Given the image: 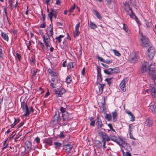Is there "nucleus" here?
Listing matches in <instances>:
<instances>
[{
    "label": "nucleus",
    "instance_id": "54",
    "mask_svg": "<svg viewBox=\"0 0 156 156\" xmlns=\"http://www.w3.org/2000/svg\"><path fill=\"white\" fill-rule=\"evenodd\" d=\"M98 143H97L99 147V148H100L102 146V143L101 141L99 140L97 141Z\"/></svg>",
    "mask_w": 156,
    "mask_h": 156
},
{
    "label": "nucleus",
    "instance_id": "36",
    "mask_svg": "<svg viewBox=\"0 0 156 156\" xmlns=\"http://www.w3.org/2000/svg\"><path fill=\"white\" fill-rule=\"evenodd\" d=\"M14 119H15L14 123L12 124L10 126L11 128H13L15 125L18 123L20 121V120L18 119H16L15 118H14Z\"/></svg>",
    "mask_w": 156,
    "mask_h": 156
},
{
    "label": "nucleus",
    "instance_id": "49",
    "mask_svg": "<svg viewBox=\"0 0 156 156\" xmlns=\"http://www.w3.org/2000/svg\"><path fill=\"white\" fill-rule=\"evenodd\" d=\"M123 29L127 33L128 32V28L126 26V25L124 23L123 24Z\"/></svg>",
    "mask_w": 156,
    "mask_h": 156
},
{
    "label": "nucleus",
    "instance_id": "25",
    "mask_svg": "<svg viewBox=\"0 0 156 156\" xmlns=\"http://www.w3.org/2000/svg\"><path fill=\"white\" fill-rule=\"evenodd\" d=\"M44 142L48 145H51L52 144V138H48L46 139Z\"/></svg>",
    "mask_w": 156,
    "mask_h": 156
},
{
    "label": "nucleus",
    "instance_id": "55",
    "mask_svg": "<svg viewBox=\"0 0 156 156\" xmlns=\"http://www.w3.org/2000/svg\"><path fill=\"white\" fill-rule=\"evenodd\" d=\"M34 141H35L37 143H39L40 142V139L38 137H37L35 139Z\"/></svg>",
    "mask_w": 156,
    "mask_h": 156
},
{
    "label": "nucleus",
    "instance_id": "38",
    "mask_svg": "<svg viewBox=\"0 0 156 156\" xmlns=\"http://www.w3.org/2000/svg\"><path fill=\"white\" fill-rule=\"evenodd\" d=\"M90 26L92 29H94L97 27V25L92 22H90Z\"/></svg>",
    "mask_w": 156,
    "mask_h": 156
},
{
    "label": "nucleus",
    "instance_id": "52",
    "mask_svg": "<svg viewBox=\"0 0 156 156\" xmlns=\"http://www.w3.org/2000/svg\"><path fill=\"white\" fill-rule=\"evenodd\" d=\"M60 110L61 112L62 113H64L66 111V108H65L62 107H61L60 108Z\"/></svg>",
    "mask_w": 156,
    "mask_h": 156
},
{
    "label": "nucleus",
    "instance_id": "53",
    "mask_svg": "<svg viewBox=\"0 0 156 156\" xmlns=\"http://www.w3.org/2000/svg\"><path fill=\"white\" fill-rule=\"evenodd\" d=\"M95 120L90 121V126H95Z\"/></svg>",
    "mask_w": 156,
    "mask_h": 156
},
{
    "label": "nucleus",
    "instance_id": "37",
    "mask_svg": "<svg viewBox=\"0 0 156 156\" xmlns=\"http://www.w3.org/2000/svg\"><path fill=\"white\" fill-rule=\"evenodd\" d=\"M105 118L108 121H110L112 120V117L110 114L106 113L105 115Z\"/></svg>",
    "mask_w": 156,
    "mask_h": 156
},
{
    "label": "nucleus",
    "instance_id": "4",
    "mask_svg": "<svg viewBox=\"0 0 156 156\" xmlns=\"http://www.w3.org/2000/svg\"><path fill=\"white\" fill-rule=\"evenodd\" d=\"M54 94L57 98L61 97L62 95L65 93L66 90L63 87L58 88L55 89Z\"/></svg>",
    "mask_w": 156,
    "mask_h": 156
},
{
    "label": "nucleus",
    "instance_id": "30",
    "mask_svg": "<svg viewBox=\"0 0 156 156\" xmlns=\"http://www.w3.org/2000/svg\"><path fill=\"white\" fill-rule=\"evenodd\" d=\"M64 37V35H61L56 37L55 39L56 40V42L58 43H61V38Z\"/></svg>",
    "mask_w": 156,
    "mask_h": 156
},
{
    "label": "nucleus",
    "instance_id": "14",
    "mask_svg": "<svg viewBox=\"0 0 156 156\" xmlns=\"http://www.w3.org/2000/svg\"><path fill=\"white\" fill-rule=\"evenodd\" d=\"M73 146L72 145L69 144L64 145L63 149L65 150L67 153H69Z\"/></svg>",
    "mask_w": 156,
    "mask_h": 156
},
{
    "label": "nucleus",
    "instance_id": "2",
    "mask_svg": "<svg viewBox=\"0 0 156 156\" xmlns=\"http://www.w3.org/2000/svg\"><path fill=\"white\" fill-rule=\"evenodd\" d=\"M141 38L140 41L141 42V45L143 48H146L150 45V41L149 39L145 36L143 35V33L140 34Z\"/></svg>",
    "mask_w": 156,
    "mask_h": 156
},
{
    "label": "nucleus",
    "instance_id": "6",
    "mask_svg": "<svg viewBox=\"0 0 156 156\" xmlns=\"http://www.w3.org/2000/svg\"><path fill=\"white\" fill-rule=\"evenodd\" d=\"M99 136L102 138V141H107L108 142L110 140V138L105 133L100 131L98 133Z\"/></svg>",
    "mask_w": 156,
    "mask_h": 156
},
{
    "label": "nucleus",
    "instance_id": "21",
    "mask_svg": "<svg viewBox=\"0 0 156 156\" xmlns=\"http://www.w3.org/2000/svg\"><path fill=\"white\" fill-rule=\"evenodd\" d=\"M50 29V30L49 31V33H50V34L49 35H48L49 36H50L51 37H53V25L52 24H51L50 25L49 27H48L47 28V30L48 29Z\"/></svg>",
    "mask_w": 156,
    "mask_h": 156
},
{
    "label": "nucleus",
    "instance_id": "13",
    "mask_svg": "<svg viewBox=\"0 0 156 156\" xmlns=\"http://www.w3.org/2000/svg\"><path fill=\"white\" fill-rule=\"evenodd\" d=\"M96 119V124H97L98 127V128H101L103 126V124L101 119L100 118V117L98 116L97 117Z\"/></svg>",
    "mask_w": 156,
    "mask_h": 156
},
{
    "label": "nucleus",
    "instance_id": "16",
    "mask_svg": "<svg viewBox=\"0 0 156 156\" xmlns=\"http://www.w3.org/2000/svg\"><path fill=\"white\" fill-rule=\"evenodd\" d=\"M32 147L31 142L29 140L26 141L25 143V147H27L28 150H30Z\"/></svg>",
    "mask_w": 156,
    "mask_h": 156
},
{
    "label": "nucleus",
    "instance_id": "24",
    "mask_svg": "<svg viewBox=\"0 0 156 156\" xmlns=\"http://www.w3.org/2000/svg\"><path fill=\"white\" fill-rule=\"evenodd\" d=\"M150 110L153 113H156V105H154L150 106L149 107Z\"/></svg>",
    "mask_w": 156,
    "mask_h": 156
},
{
    "label": "nucleus",
    "instance_id": "63",
    "mask_svg": "<svg viewBox=\"0 0 156 156\" xmlns=\"http://www.w3.org/2000/svg\"><path fill=\"white\" fill-rule=\"evenodd\" d=\"M45 26H46L44 22L41 24V25L40 26V27L44 28L45 27Z\"/></svg>",
    "mask_w": 156,
    "mask_h": 156
},
{
    "label": "nucleus",
    "instance_id": "33",
    "mask_svg": "<svg viewBox=\"0 0 156 156\" xmlns=\"http://www.w3.org/2000/svg\"><path fill=\"white\" fill-rule=\"evenodd\" d=\"M147 125L150 127L152 126L153 124L152 120L150 119L147 118L146 120Z\"/></svg>",
    "mask_w": 156,
    "mask_h": 156
},
{
    "label": "nucleus",
    "instance_id": "32",
    "mask_svg": "<svg viewBox=\"0 0 156 156\" xmlns=\"http://www.w3.org/2000/svg\"><path fill=\"white\" fill-rule=\"evenodd\" d=\"M26 148L24 146H22L20 147L19 151L22 154H24L26 153Z\"/></svg>",
    "mask_w": 156,
    "mask_h": 156
},
{
    "label": "nucleus",
    "instance_id": "44",
    "mask_svg": "<svg viewBox=\"0 0 156 156\" xmlns=\"http://www.w3.org/2000/svg\"><path fill=\"white\" fill-rule=\"evenodd\" d=\"M52 14L51 12H49L48 14V17L50 19V21L51 22V24H52Z\"/></svg>",
    "mask_w": 156,
    "mask_h": 156
},
{
    "label": "nucleus",
    "instance_id": "28",
    "mask_svg": "<svg viewBox=\"0 0 156 156\" xmlns=\"http://www.w3.org/2000/svg\"><path fill=\"white\" fill-rule=\"evenodd\" d=\"M72 81V77L71 75H69L66 78V82L67 84L70 83Z\"/></svg>",
    "mask_w": 156,
    "mask_h": 156
},
{
    "label": "nucleus",
    "instance_id": "10",
    "mask_svg": "<svg viewBox=\"0 0 156 156\" xmlns=\"http://www.w3.org/2000/svg\"><path fill=\"white\" fill-rule=\"evenodd\" d=\"M97 79L98 81L101 83L102 82V78L101 77V68L98 66L97 65Z\"/></svg>",
    "mask_w": 156,
    "mask_h": 156
},
{
    "label": "nucleus",
    "instance_id": "27",
    "mask_svg": "<svg viewBox=\"0 0 156 156\" xmlns=\"http://www.w3.org/2000/svg\"><path fill=\"white\" fill-rule=\"evenodd\" d=\"M93 11L95 13V15L98 19L101 20L102 19V17L101 15L97 10L95 9H93Z\"/></svg>",
    "mask_w": 156,
    "mask_h": 156
},
{
    "label": "nucleus",
    "instance_id": "47",
    "mask_svg": "<svg viewBox=\"0 0 156 156\" xmlns=\"http://www.w3.org/2000/svg\"><path fill=\"white\" fill-rule=\"evenodd\" d=\"M132 124H129V134H131V132L133 131V128L131 127Z\"/></svg>",
    "mask_w": 156,
    "mask_h": 156
},
{
    "label": "nucleus",
    "instance_id": "39",
    "mask_svg": "<svg viewBox=\"0 0 156 156\" xmlns=\"http://www.w3.org/2000/svg\"><path fill=\"white\" fill-rule=\"evenodd\" d=\"M73 62H69V63L67 65V68L68 69H71L72 68H73Z\"/></svg>",
    "mask_w": 156,
    "mask_h": 156
},
{
    "label": "nucleus",
    "instance_id": "19",
    "mask_svg": "<svg viewBox=\"0 0 156 156\" xmlns=\"http://www.w3.org/2000/svg\"><path fill=\"white\" fill-rule=\"evenodd\" d=\"M151 94L153 98H156V87H154L151 89Z\"/></svg>",
    "mask_w": 156,
    "mask_h": 156
},
{
    "label": "nucleus",
    "instance_id": "48",
    "mask_svg": "<svg viewBox=\"0 0 156 156\" xmlns=\"http://www.w3.org/2000/svg\"><path fill=\"white\" fill-rule=\"evenodd\" d=\"M31 59L30 60L31 62H32L33 63L35 64L34 62L35 61V58L34 56V55H32L31 57Z\"/></svg>",
    "mask_w": 156,
    "mask_h": 156
},
{
    "label": "nucleus",
    "instance_id": "23",
    "mask_svg": "<svg viewBox=\"0 0 156 156\" xmlns=\"http://www.w3.org/2000/svg\"><path fill=\"white\" fill-rule=\"evenodd\" d=\"M104 72L107 75H110L113 74V70L112 68H109L108 69H105Z\"/></svg>",
    "mask_w": 156,
    "mask_h": 156
},
{
    "label": "nucleus",
    "instance_id": "8",
    "mask_svg": "<svg viewBox=\"0 0 156 156\" xmlns=\"http://www.w3.org/2000/svg\"><path fill=\"white\" fill-rule=\"evenodd\" d=\"M129 61L131 63H136L140 61L139 56L136 54H135L134 55L130 58Z\"/></svg>",
    "mask_w": 156,
    "mask_h": 156
},
{
    "label": "nucleus",
    "instance_id": "58",
    "mask_svg": "<svg viewBox=\"0 0 156 156\" xmlns=\"http://www.w3.org/2000/svg\"><path fill=\"white\" fill-rule=\"evenodd\" d=\"M16 55L17 58L20 61V59L21 58V55L20 54L18 53H16Z\"/></svg>",
    "mask_w": 156,
    "mask_h": 156
},
{
    "label": "nucleus",
    "instance_id": "51",
    "mask_svg": "<svg viewBox=\"0 0 156 156\" xmlns=\"http://www.w3.org/2000/svg\"><path fill=\"white\" fill-rule=\"evenodd\" d=\"M97 58L101 62H104L105 61V59H104L98 56H97Z\"/></svg>",
    "mask_w": 156,
    "mask_h": 156
},
{
    "label": "nucleus",
    "instance_id": "1",
    "mask_svg": "<svg viewBox=\"0 0 156 156\" xmlns=\"http://www.w3.org/2000/svg\"><path fill=\"white\" fill-rule=\"evenodd\" d=\"M154 63L150 64L147 62H142L140 72L144 73L148 72L151 78L156 83V69L154 68Z\"/></svg>",
    "mask_w": 156,
    "mask_h": 156
},
{
    "label": "nucleus",
    "instance_id": "64",
    "mask_svg": "<svg viewBox=\"0 0 156 156\" xmlns=\"http://www.w3.org/2000/svg\"><path fill=\"white\" fill-rule=\"evenodd\" d=\"M37 70H34L33 71V73L32 74V76L34 77L36 75L37 73Z\"/></svg>",
    "mask_w": 156,
    "mask_h": 156
},
{
    "label": "nucleus",
    "instance_id": "57",
    "mask_svg": "<svg viewBox=\"0 0 156 156\" xmlns=\"http://www.w3.org/2000/svg\"><path fill=\"white\" fill-rule=\"evenodd\" d=\"M80 26V23H78L76 25L75 28V30H79V28Z\"/></svg>",
    "mask_w": 156,
    "mask_h": 156
},
{
    "label": "nucleus",
    "instance_id": "26",
    "mask_svg": "<svg viewBox=\"0 0 156 156\" xmlns=\"http://www.w3.org/2000/svg\"><path fill=\"white\" fill-rule=\"evenodd\" d=\"M112 114L113 119V121L115 122L116 121L117 119V114L116 111L115 110L114 112H112Z\"/></svg>",
    "mask_w": 156,
    "mask_h": 156
},
{
    "label": "nucleus",
    "instance_id": "35",
    "mask_svg": "<svg viewBox=\"0 0 156 156\" xmlns=\"http://www.w3.org/2000/svg\"><path fill=\"white\" fill-rule=\"evenodd\" d=\"M5 25V18L3 17L2 18H0V27H2Z\"/></svg>",
    "mask_w": 156,
    "mask_h": 156
},
{
    "label": "nucleus",
    "instance_id": "42",
    "mask_svg": "<svg viewBox=\"0 0 156 156\" xmlns=\"http://www.w3.org/2000/svg\"><path fill=\"white\" fill-rule=\"evenodd\" d=\"M113 51L114 52L115 54L118 56H120L121 55V54H120L119 52L115 49H114L113 50Z\"/></svg>",
    "mask_w": 156,
    "mask_h": 156
},
{
    "label": "nucleus",
    "instance_id": "41",
    "mask_svg": "<svg viewBox=\"0 0 156 156\" xmlns=\"http://www.w3.org/2000/svg\"><path fill=\"white\" fill-rule=\"evenodd\" d=\"M145 24L147 27H150V25L151 24V23L150 22H148V20H145Z\"/></svg>",
    "mask_w": 156,
    "mask_h": 156
},
{
    "label": "nucleus",
    "instance_id": "50",
    "mask_svg": "<svg viewBox=\"0 0 156 156\" xmlns=\"http://www.w3.org/2000/svg\"><path fill=\"white\" fill-rule=\"evenodd\" d=\"M59 137L60 138L62 139L65 137V136L63 134V132H61L60 133L59 135Z\"/></svg>",
    "mask_w": 156,
    "mask_h": 156
},
{
    "label": "nucleus",
    "instance_id": "18",
    "mask_svg": "<svg viewBox=\"0 0 156 156\" xmlns=\"http://www.w3.org/2000/svg\"><path fill=\"white\" fill-rule=\"evenodd\" d=\"M28 105L27 101L23 100L22 102L21 101V108L22 109L24 112H25V108Z\"/></svg>",
    "mask_w": 156,
    "mask_h": 156
},
{
    "label": "nucleus",
    "instance_id": "60",
    "mask_svg": "<svg viewBox=\"0 0 156 156\" xmlns=\"http://www.w3.org/2000/svg\"><path fill=\"white\" fill-rule=\"evenodd\" d=\"M30 114L31 112L32 113H33L34 111V109L33 107L31 106L30 107Z\"/></svg>",
    "mask_w": 156,
    "mask_h": 156
},
{
    "label": "nucleus",
    "instance_id": "7",
    "mask_svg": "<svg viewBox=\"0 0 156 156\" xmlns=\"http://www.w3.org/2000/svg\"><path fill=\"white\" fill-rule=\"evenodd\" d=\"M128 80V77L124 78L121 82L119 85V87L121 90L123 91H126V84Z\"/></svg>",
    "mask_w": 156,
    "mask_h": 156
},
{
    "label": "nucleus",
    "instance_id": "3",
    "mask_svg": "<svg viewBox=\"0 0 156 156\" xmlns=\"http://www.w3.org/2000/svg\"><path fill=\"white\" fill-rule=\"evenodd\" d=\"M59 112L58 111L55 112L53 119L52 120V122L54 124H56L58 123V124H61V119L60 118Z\"/></svg>",
    "mask_w": 156,
    "mask_h": 156
},
{
    "label": "nucleus",
    "instance_id": "9",
    "mask_svg": "<svg viewBox=\"0 0 156 156\" xmlns=\"http://www.w3.org/2000/svg\"><path fill=\"white\" fill-rule=\"evenodd\" d=\"M50 37L47 34L46 36H43L42 38L45 44L46 47H50L51 46L50 44Z\"/></svg>",
    "mask_w": 156,
    "mask_h": 156
},
{
    "label": "nucleus",
    "instance_id": "29",
    "mask_svg": "<svg viewBox=\"0 0 156 156\" xmlns=\"http://www.w3.org/2000/svg\"><path fill=\"white\" fill-rule=\"evenodd\" d=\"M1 36L2 38L7 41H8L9 37L8 35L4 32H2Z\"/></svg>",
    "mask_w": 156,
    "mask_h": 156
},
{
    "label": "nucleus",
    "instance_id": "11",
    "mask_svg": "<svg viewBox=\"0 0 156 156\" xmlns=\"http://www.w3.org/2000/svg\"><path fill=\"white\" fill-rule=\"evenodd\" d=\"M62 119V120L61 121L62 122H63L64 121H66L67 122L68 121L70 120V119L69 118V115L67 112H66L64 114H63Z\"/></svg>",
    "mask_w": 156,
    "mask_h": 156
},
{
    "label": "nucleus",
    "instance_id": "45",
    "mask_svg": "<svg viewBox=\"0 0 156 156\" xmlns=\"http://www.w3.org/2000/svg\"><path fill=\"white\" fill-rule=\"evenodd\" d=\"M80 34V32L79 30H75V31L74 32V37L78 36Z\"/></svg>",
    "mask_w": 156,
    "mask_h": 156
},
{
    "label": "nucleus",
    "instance_id": "59",
    "mask_svg": "<svg viewBox=\"0 0 156 156\" xmlns=\"http://www.w3.org/2000/svg\"><path fill=\"white\" fill-rule=\"evenodd\" d=\"M112 62V61L111 60H105V61L104 62L105 63L107 64H109L110 63H111Z\"/></svg>",
    "mask_w": 156,
    "mask_h": 156
},
{
    "label": "nucleus",
    "instance_id": "15",
    "mask_svg": "<svg viewBox=\"0 0 156 156\" xmlns=\"http://www.w3.org/2000/svg\"><path fill=\"white\" fill-rule=\"evenodd\" d=\"M51 12L52 14V17L54 16L55 19H56L57 18V15L58 13V12L57 9L51 8L50 9V12Z\"/></svg>",
    "mask_w": 156,
    "mask_h": 156
},
{
    "label": "nucleus",
    "instance_id": "17",
    "mask_svg": "<svg viewBox=\"0 0 156 156\" xmlns=\"http://www.w3.org/2000/svg\"><path fill=\"white\" fill-rule=\"evenodd\" d=\"M100 111L103 112L105 109V97H104V101L103 103H101V105H99Z\"/></svg>",
    "mask_w": 156,
    "mask_h": 156
},
{
    "label": "nucleus",
    "instance_id": "22",
    "mask_svg": "<svg viewBox=\"0 0 156 156\" xmlns=\"http://www.w3.org/2000/svg\"><path fill=\"white\" fill-rule=\"evenodd\" d=\"M48 72L49 74H51V76L57 77L56 73L55 72L53 71L51 69L49 68L48 70Z\"/></svg>",
    "mask_w": 156,
    "mask_h": 156
},
{
    "label": "nucleus",
    "instance_id": "56",
    "mask_svg": "<svg viewBox=\"0 0 156 156\" xmlns=\"http://www.w3.org/2000/svg\"><path fill=\"white\" fill-rule=\"evenodd\" d=\"M6 142H7V140H5L4 141V143H3V145H4V147L2 148V149L3 150L5 148H6L7 147L8 144H7L6 145H5V144H6Z\"/></svg>",
    "mask_w": 156,
    "mask_h": 156
},
{
    "label": "nucleus",
    "instance_id": "43",
    "mask_svg": "<svg viewBox=\"0 0 156 156\" xmlns=\"http://www.w3.org/2000/svg\"><path fill=\"white\" fill-rule=\"evenodd\" d=\"M112 69L113 70V73H118L119 72V69L118 67H116Z\"/></svg>",
    "mask_w": 156,
    "mask_h": 156
},
{
    "label": "nucleus",
    "instance_id": "20",
    "mask_svg": "<svg viewBox=\"0 0 156 156\" xmlns=\"http://www.w3.org/2000/svg\"><path fill=\"white\" fill-rule=\"evenodd\" d=\"M109 137L110 138V140H112L116 142L117 144L119 143V142L116 136L113 135L111 134Z\"/></svg>",
    "mask_w": 156,
    "mask_h": 156
},
{
    "label": "nucleus",
    "instance_id": "31",
    "mask_svg": "<svg viewBox=\"0 0 156 156\" xmlns=\"http://www.w3.org/2000/svg\"><path fill=\"white\" fill-rule=\"evenodd\" d=\"M54 145L55 146V148L56 149H59L61 147L62 144L57 142H54Z\"/></svg>",
    "mask_w": 156,
    "mask_h": 156
},
{
    "label": "nucleus",
    "instance_id": "62",
    "mask_svg": "<svg viewBox=\"0 0 156 156\" xmlns=\"http://www.w3.org/2000/svg\"><path fill=\"white\" fill-rule=\"evenodd\" d=\"M31 45V42L29 41L28 45H27V48L29 50H30V46Z\"/></svg>",
    "mask_w": 156,
    "mask_h": 156
},
{
    "label": "nucleus",
    "instance_id": "40",
    "mask_svg": "<svg viewBox=\"0 0 156 156\" xmlns=\"http://www.w3.org/2000/svg\"><path fill=\"white\" fill-rule=\"evenodd\" d=\"M112 77H110L109 78H106L105 80V81L107 82L108 85L110 86L111 84V82L110 80L112 79Z\"/></svg>",
    "mask_w": 156,
    "mask_h": 156
},
{
    "label": "nucleus",
    "instance_id": "12",
    "mask_svg": "<svg viewBox=\"0 0 156 156\" xmlns=\"http://www.w3.org/2000/svg\"><path fill=\"white\" fill-rule=\"evenodd\" d=\"M99 84L100 85L99 86H98V88L99 90L98 91H97V94L100 95L103 92V88L105 85V84H101L99 83H97V84Z\"/></svg>",
    "mask_w": 156,
    "mask_h": 156
},
{
    "label": "nucleus",
    "instance_id": "5",
    "mask_svg": "<svg viewBox=\"0 0 156 156\" xmlns=\"http://www.w3.org/2000/svg\"><path fill=\"white\" fill-rule=\"evenodd\" d=\"M147 54L149 60H151L154 56L155 54V51L154 48L152 46H151L148 48Z\"/></svg>",
    "mask_w": 156,
    "mask_h": 156
},
{
    "label": "nucleus",
    "instance_id": "61",
    "mask_svg": "<svg viewBox=\"0 0 156 156\" xmlns=\"http://www.w3.org/2000/svg\"><path fill=\"white\" fill-rule=\"evenodd\" d=\"M42 20H43V22H44L45 21L46 16L45 14H43V12H42Z\"/></svg>",
    "mask_w": 156,
    "mask_h": 156
},
{
    "label": "nucleus",
    "instance_id": "46",
    "mask_svg": "<svg viewBox=\"0 0 156 156\" xmlns=\"http://www.w3.org/2000/svg\"><path fill=\"white\" fill-rule=\"evenodd\" d=\"M75 8V4H73V5L72 6L70 7V9H69V12H70V13L73 12V10Z\"/></svg>",
    "mask_w": 156,
    "mask_h": 156
},
{
    "label": "nucleus",
    "instance_id": "34",
    "mask_svg": "<svg viewBox=\"0 0 156 156\" xmlns=\"http://www.w3.org/2000/svg\"><path fill=\"white\" fill-rule=\"evenodd\" d=\"M25 113L24 114V116H27L30 114V110H29L28 106L25 108Z\"/></svg>",
    "mask_w": 156,
    "mask_h": 156
}]
</instances>
